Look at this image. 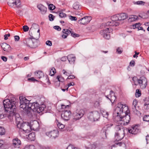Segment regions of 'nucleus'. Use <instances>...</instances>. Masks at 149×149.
I'll use <instances>...</instances> for the list:
<instances>
[{"label": "nucleus", "mask_w": 149, "mask_h": 149, "mask_svg": "<svg viewBox=\"0 0 149 149\" xmlns=\"http://www.w3.org/2000/svg\"><path fill=\"white\" fill-rule=\"evenodd\" d=\"M18 99L12 97L10 99H7L3 101L4 108L0 105V118L3 119L7 117L11 119V117L14 114L15 104L18 102Z\"/></svg>", "instance_id": "1"}, {"label": "nucleus", "mask_w": 149, "mask_h": 149, "mask_svg": "<svg viewBox=\"0 0 149 149\" xmlns=\"http://www.w3.org/2000/svg\"><path fill=\"white\" fill-rule=\"evenodd\" d=\"M113 114L116 116V118H119V121L122 122L121 124L127 125L130 120V111L126 104L119 103L115 109Z\"/></svg>", "instance_id": "2"}, {"label": "nucleus", "mask_w": 149, "mask_h": 149, "mask_svg": "<svg viewBox=\"0 0 149 149\" xmlns=\"http://www.w3.org/2000/svg\"><path fill=\"white\" fill-rule=\"evenodd\" d=\"M19 99L20 104V107L25 111L32 110L35 112L40 113L45 108V105L43 104L40 106L37 102H31V101L28 100L23 96H20Z\"/></svg>", "instance_id": "3"}, {"label": "nucleus", "mask_w": 149, "mask_h": 149, "mask_svg": "<svg viewBox=\"0 0 149 149\" xmlns=\"http://www.w3.org/2000/svg\"><path fill=\"white\" fill-rule=\"evenodd\" d=\"M121 127L120 125H117L115 127V130L116 131L115 134V139L116 141L121 140L124 136V131L121 130Z\"/></svg>", "instance_id": "4"}, {"label": "nucleus", "mask_w": 149, "mask_h": 149, "mask_svg": "<svg viewBox=\"0 0 149 149\" xmlns=\"http://www.w3.org/2000/svg\"><path fill=\"white\" fill-rule=\"evenodd\" d=\"M24 45L31 48H35L37 47L39 45V42L35 41H33L31 38L25 39L23 41Z\"/></svg>", "instance_id": "5"}, {"label": "nucleus", "mask_w": 149, "mask_h": 149, "mask_svg": "<svg viewBox=\"0 0 149 149\" xmlns=\"http://www.w3.org/2000/svg\"><path fill=\"white\" fill-rule=\"evenodd\" d=\"M17 126L18 128L25 132L29 133L31 131L30 123H29L24 122L22 123L21 124H18Z\"/></svg>", "instance_id": "6"}, {"label": "nucleus", "mask_w": 149, "mask_h": 149, "mask_svg": "<svg viewBox=\"0 0 149 149\" xmlns=\"http://www.w3.org/2000/svg\"><path fill=\"white\" fill-rule=\"evenodd\" d=\"M88 118L90 120L96 121L100 118V114L97 111H95L89 112L88 114Z\"/></svg>", "instance_id": "7"}, {"label": "nucleus", "mask_w": 149, "mask_h": 149, "mask_svg": "<svg viewBox=\"0 0 149 149\" xmlns=\"http://www.w3.org/2000/svg\"><path fill=\"white\" fill-rule=\"evenodd\" d=\"M137 84L139 85L141 89H144L147 85V79L144 76H141L139 79Z\"/></svg>", "instance_id": "8"}, {"label": "nucleus", "mask_w": 149, "mask_h": 149, "mask_svg": "<svg viewBox=\"0 0 149 149\" xmlns=\"http://www.w3.org/2000/svg\"><path fill=\"white\" fill-rule=\"evenodd\" d=\"M112 29L110 28H107L104 30H102L100 31V34L104 38L109 39L110 38V35L109 34L110 31H112Z\"/></svg>", "instance_id": "9"}, {"label": "nucleus", "mask_w": 149, "mask_h": 149, "mask_svg": "<svg viewBox=\"0 0 149 149\" xmlns=\"http://www.w3.org/2000/svg\"><path fill=\"white\" fill-rule=\"evenodd\" d=\"M8 4L11 7H13L14 6L18 8L22 7L21 2L19 0H9Z\"/></svg>", "instance_id": "10"}, {"label": "nucleus", "mask_w": 149, "mask_h": 149, "mask_svg": "<svg viewBox=\"0 0 149 149\" xmlns=\"http://www.w3.org/2000/svg\"><path fill=\"white\" fill-rule=\"evenodd\" d=\"M71 115V113L70 110L65 109L62 111L61 117L64 120H68L70 119Z\"/></svg>", "instance_id": "11"}, {"label": "nucleus", "mask_w": 149, "mask_h": 149, "mask_svg": "<svg viewBox=\"0 0 149 149\" xmlns=\"http://www.w3.org/2000/svg\"><path fill=\"white\" fill-rule=\"evenodd\" d=\"M85 111L83 109H81L78 111L74 112L73 113V119L76 120H79L84 116Z\"/></svg>", "instance_id": "12"}, {"label": "nucleus", "mask_w": 149, "mask_h": 149, "mask_svg": "<svg viewBox=\"0 0 149 149\" xmlns=\"http://www.w3.org/2000/svg\"><path fill=\"white\" fill-rule=\"evenodd\" d=\"M31 130H33L34 131L38 130L39 128V124L36 120L31 121L30 123Z\"/></svg>", "instance_id": "13"}, {"label": "nucleus", "mask_w": 149, "mask_h": 149, "mask_svg": "<svg viewBox=\"0 0 149 149\" xmlns=\"http://www.w3.org/2000/svg\"><path fill=\"white\" fill-rule=\"evenodd\" d=\"M91 17L86 16L78 21V22L81 24L85 25L88 24L91 19Z\"/></svg>", "instance_id": "14"}, {"label": "nucleus", "mask_w": 149, "mask_h": 149, "mask_svg": "<svg viewBox=\"0 0 149 149\" xmlns=\"http://www.w3.org/2000/svg\"><path fill=\"white\" fill-rule=\"evenodd\" d=\"M128 131L129 133L134 135L137 134L140 132L138 126H132L131 128H129Z\"/></svg>", "instance_id": "15"}, {"label": "nucleus", "mask_w": 149, "mask_h": 149, "mask_svg": "<svg viewBox=\"0 0 149 149\" xmlns=\"http://www.w3.org/2000/svg\"><path fill=\"white\" fill-rule=\"evenodd\" d=\"M46 134L49 137H52V138H55L58 136V132L57 130H54L53 131L47 132Z\"/></svg>", "instance_id": "16"}, {"label": "nucleus", "mask_w": 149, "mask_h": 149, "mask_svg": "<svg viewBox=\"0 0 149 149\" xmlns=\"http://www.w3.org/2000/svg\"><path fill=\"white\" fill-rule=\"evenodd\" d=\"M2 49L7 52H9L11 51V47L9 45L6 43H2L1 45Z\"/></svg>", "instance_id": "17"}, {"label": "nucleus", "mask_w": 149, "mask_h": 149, "mask_svg": "<svg viewBox=\"0 0 149 149\" xmlns=\"http://www.w3.org/2000/svg\"><path fill=\"white\" fill-rule=\"evenodd\" d=\"M40 30L38 29L37 31L36 30L33 33H34L33 34L32 33H31L32 36H31L30 33H29L30 36H31V38L34 39L36 40V41H38L37 40L40 37Z\"/></svg>", "instance_id": "18"}, {"label": "nucleus", "mask_w": 149, "mask_h": 149, "mask_svg": "<svg viewBox=\"0 0 149 149\" xmlns=\"http://www.w3.org/2000/svg\"><path fill=\"white\" fill-rule=\"evenodd\" d=\"M13 145L16 148H19L21 145V141L18 138H15L13 140Z\"/></svg>", "instance_id": "19"}, {"label": "nucleus", "mask_w": 149, "mask_h": 149, "mask_svg": "<svg viewBox=\"0 0 149 149\" xmlns=\"http://www.w3.org/2000/svg\"><path fill=\"white\" fill-rule=\"evenodd\" d=\"M39 27L38 25L36 24H33L32 25L31 28H30L29 31V33H32L34 32L36 30L37 31V29H39Z\"/></svg>", "instance_id": "20"}, {"label": "nucleus", "mask_w": 149, "mask_h": 149, "mask_svg": "<svg viewBox=\"0 0 149 149\" xmlns=\"http://www.w3.org/2000/svg\"><path fill=\"white\" fill-rule=\"evenodd\" d=\"M71 31L68 29H63L62 32L63 34L62 36V38H66L69 34L71 33Z\"/></svg>", "instance_id": "21"}, {"label": "nucleus", "mask_w": 149, "mask_h": 149, "mask_svg": "<svg viewBox=\"0 0 149 149\" xmlns=\"http://www.w3.org/2000/svg\"><path fill=\"white\" fill-rule=\"evenodd\" d=\"M38 8L40 10L42 14L45 13L47 11V8L45 7L42 4H40L38 6Z\"/></svg>", "instance_id": "22"}, {"label": "nucleus", "mask_w": 149, "mask_h": 149, "mask_svg": "<svg viewBox=\"0 0 149 149\" xmlns=\"http://www.w3.org/2000/svg\"><path fill=\"white\" fill-rule=\"evenodd\" d=\"M68 59L70 64H74L76 59V57L72 55H68Z\"/></svg>", "instance_id": "23"}, {"label": "nucleus", "mask_w": 149, "mask_h": 149, "mask_svg": "<svg viewBox=\"0 0 149 149\" xmlns=\"http://www.w3.org/2000/svg\"><path fill=\"white\" fill-rule=\"evenodd\" d=\"M110 95H111L110 98H109L107 97V98H108L110 100L111 102H115L116 100V97L114 93L112 91H110Z\"/></svg>", "instance_id": "24"}, {"label": "nucleus", "mask_w": 149, "mask_h": 149, "mask_svg": "<svg viewBox=\"0 0 149 149\" xmlns=\"http://www.w3.org/2000/svg\"><path fill=\"white\" fill-rule=\"evenodd\" d=\"M127 17V15L125 13L118 14V17H119L120 21L126 19Z\"/></svg>", "instance_id": "25"}, {"label": "nucleus", "mask_w": 149, "mask_h": 149, "mask_svg": "<svg viewBox=\"0 0 149 149\" xmlns=\"http://www.w3.org/2000/svg\"><path fill=\"white\" fill-rule=\"evenodd\" d=\"M106 26H118L119 23V22H115L113 21H112L110 22H108L105 23Z\"/></svg>", "instance_id": "26"}, {"label": "nucleus", "mask_w": 149, "mask_h": 149, "mask_svg": "<svg viewBox=\"0 0 149 149\" xmlns=\"http://www.w3.org/2000/svg\"><path fill=\"white\" fill-rule=\"evenodd\" d=\"M111 19L112 21H113L115 22H118V21H120L118 14L112 16L111 17Z\"/></svg>", "instance_id": "27"}, {"label": "nucleus", "mask_w": 149, "mask_h": 149, "mask_svg": "<svg viewBox=\"0 0 149 149\" xmlns=\"http://www.w3.org/2000/svg\"><path fill=\"white\" fill-rule=\"evenodd\" d=\"M106 131L107 130L104 129H103L101 131V136L102 137V138L103 139H105L107 138Z\"/></svg>", "instance_id": "28"}, {"label": "nucleus", "mask_w": 149, "mask_h": 149, "mask_svg": "<svg viewBox=\"0 0 149 149\" xmlns=\"http://www.w3.org/2000/svg\"><path fill=\"white\" fill-rule=\"evenodd\" d=\"M36 135L34 132L29 134L28 136L29 139L31 141H34L35 139Z\"/></svg>", "instance_id": "29"}, {"label": "nucleus", "mask_w": 149, "mask_h": 149, "mask_svg": "<svg viewBox=\"0 0 149 149\" xmlns=\"http://www.w3.org/2000/svg\"><path fill=\"white\" fill-rule=\"evenodd\" d=\"M35 74L37 78L40 79L43 76V73L42 71H38L35 72Z\"/></svg>", "instance_id": "30"}, {"label": "nucleus", "mask_w": 149, "mask_h": 149, "mask_svg": "<svg viewBox=\"0 0 149 149\" xmlns=\"http://www.w3.org/2000/svg\"><path fill=\"white\" fill-rule=\"evenodd\" d=\"M63 73L64 74H65V73H66V74L67 76H68V78H67V79H73L74 78H75V77L74 75H69L70 74L69 73H68V72H67L64 70H63Z\"/></svg>", "instance_id": "31"}, {"label": "nucleus", "mask_w": 149, "mask_h": 149, "mask_svg": "<svg viewBox=\"0 0 149 149\" xmlns=\"http://www.w3.org/2000/svg\"><path fill=\"white\" fill-rule=\"evenodd\" d=\"M138 17L135 15H130L129 16V20L130 22L134 21L137 19Z\"/></svg>", "instance_id": "32"}, {"label": "nucleus", "mask_w": 149, "mask_h": 149, "mask_svg": "<svg viewBox=\"0 0 149 149\" xmlns=\"http://www.w3.org/2000/svg\"><path fill=\"white\" fill-rule=\"evenodd\" d=\"M73 8L75 10H78L79 9H80L81 7L79 4V3L77 2L75 3L73 5Z\"/></svg>", "instance_id": "33"}, {"label": "nucleus", "mask_w": 149, "mask_h": 149, "mask_svg": "<svg viewBox=\"0 0 149 149\" xmlns=\"http://www.w3.org/2000/svg\"><path fill=\"white\" fill-rule=\"evenodd\" d=\"M96 147V144H93L89 145L88 147H86V149H95Z\"/></svg>", "instance_id": "34"}, {"label": "nucleus", "mask_w": 149, "mask_h": 149, "mask_svg": "<svg viewBox=\"0 0 149 149\" xmlns=\"http://www.w3.org/2000/svg\"><path fill=\"white\" fill-rule=\"evenodd\" d=\"M16 106H15V110H14V114L11 117V119H12L13 118V116H14L15 117V119L16 118H19V117H21L20 116V115H19V114L18 113H16Z\"/></svg>", "instance_id": "35"}, {"label": "nucleus", "mask_w": 149, "mask_h": 149, "mask_svg": "<svg viewBox=\"0 0 149 149\" xmlns=\"http://www.w3.org/2000/svg\"><path fill=\"white\" fill-rule=\"evenodd\" d=\"M57 123H56L58 127L60 129H63L64 127V125L63 124L59 122H58V120H56Z\"/></svg>", "instance_id": "36"}, {"label": "nucleus", "mask_w": 149, "mask_h": 149, "mask_svg": "<svg viewBox=\"0 0 149 149\" xmlns=\"http://www.w3.org/2000/svg\"><path fill=\"white\" fill-rule=\"evenodd\" d=\"M56 73V69L54 68H52V69L50 71L49 75L51 76H53Z\"/></svg>", "instance_id": "37"}, {"label": "nucleus", "mask_w": 149, "mask_h": 149, "mask_svg": "<svg viewBox=\"0 0 149 149\" xmlns=\"http://www.w3.org/2000/svg\"><path fill=\"white\" fill-rule=\"evenodd\" d=\"M138 102L136 100H134L132 103V109H136Z\"/></svg>", "instance_id": "38"}, {"label": "nucleus", "mask_w": 149, "mask_h": 149, "mask_svg": "<svg viewBox=\"0 0 149 149\" xmlns=\"http://www.w3.org/2000/svg\"><path fill=\"white\" fill-rule=\"evenodd\" d=\"M141 95V91L140 89H137L136 90L135 95L136 97H140Z\"/></svg>", "instance_id": "39"}, {"label": "nucleus", "mask_w": 149, "mask_h": 149, "mask_svg": "<svg viewBox=\"0 0 149 149\" xmlns=\"http://www.w3.org/2000/svg\"><path fill=\"white\" fill-rule=\"evenodd\" d=\"M5 129L2 127H0V134L1 135H3L5 134Z\"/></svg>", "instance_id": "40"}, {"label": "nucleus", "mask_w": 149, "mask_h": 149, "mask_svg": "<svg viewBox=\"0 0 149 149\" xmlns=\"http://www.w3.org/2000/svg\"><path fill=\"white\" fill-rule=\"evenodd\" d=\"M132 80L134 84L135 85H137V84H136V83H138V80H139V79L137 78L136 77H134L132 78Z\"/></svg>", "instance_id": "41"}, {"label": "nucleus", "mask_w": 149, "mask_h": 149, "mask_svg": "<svg viewBox=\"0 0 149 149\" xmlns=\"http://www.w3.org/2000/svg\"><path fill=\"white\" fill-rule=\"evenodd\" d=\"M24 148L25 149H35V146L33 145H26Z\"/></svg>", "instance_id": "42"}, {"label": "nucleus", "mask_w": 149, "mask_h": 149, "mask_svg": "<svg viewBox=\"0 0 149 149\" xmlns=\"http://www.w3.org/2000/svg\"><path fill=\"white\" fill-rule=\"evenodd\" d=\"M141 24L140 23H137L134 24L132 25V27L133 29H134L135 28H138L139 27L141 26Z\"/></svg>", "instance_id": "43"}, {"label": "nucleus", "mask_w": 149, "mask_h": 149, "mask_svg": "<svg viewBox=\"0 0 149 149\" xmlns=\"http://www.w3.org/2000/svg\"><path fill=\"white\" fill-rule=\"evenodd\" d=\"M143 120L144 121L146 122L149 121V115H146L143 118Z\"/></svg>", "instance_id": "44"}, {"label": "nucleus", "mask_w": 149, "mask_h": 149, "mask_svg": "<svg viewBox=\"0 0 149 149\" xmlns=\"http://www.w3.org/2000/svg\"><path fill=\"white\" fill-rule=\"evenodd\" d=\"M59 82H63L64 81V79L62 77H61L60 76L58 75L56 77Z\"/></svg>", "instance_id": "45"}, {"label": "nucleus", "mask_w": 149, "mask_h": 149, "mask_svg": "<svg viewBox=\"0 0 149 149\" xmlns=\"http://www.w3.org/2000/svg\"><path fill=\"white\" fill-rule=\"evenodd\" d=\"M17 125V124H21L20 122L22 121V120L21 117H19V118H16L15 119Z\"/></svg>", "instance_id": "46"}, {"label": "nucleus", "mask_w": 149, "mask_h": 149, "mask_svg": "<svg viewBox=\"0 0 149 149\" xmlns=\"http://www.w3.org/2000/svg\"><path fill=\"white\" fill-rule=\"evenodd\" d=\"M71 36L73 37H78L79 36V35L77 33H74L73 31H72L71 33Z\"/></svg>", "instance_id": "47"}, {"label": "nucleus", "mask_w": 149, "mask_h": 149, "mask_svg": "<svg viewBox=\"0 0 149 149\" xmlns=\"http://www.w3.org/2000/svg\"><path fill=\"white\" fill-rule=\"evenodd\" d=\"M145 103L144 104L145 106L149 105V98H146L145 100Z\"/></svg>", "instance_id": "48"}, {"label": "nucleus", "mask_w": 149, "mask_h": 149, "mask_svg": "<svg viewBox=\"0 0 149 149\" xmlns=\"http://www.w3.org/2000/svg\"><path fill=\"white\" fill-rule=\"evenodd\" d=\"M49 9L51 10H53L55 8V6L53 4H50L48 7Z\"/></svg>", "instance_id": "49"}, {"label": "nucleus", "mask_w": 149, "mask_h": 149, "mask_svg": "<svg viewBox=\"0 0 149 149\" xmlns=\"http://www.w3.org/2000/svg\"><path fill=\"white\" fill-rule=\"evenodd\" d=\"M54 17V16L52 14H50L49 15V20L51 21H53Z\"/></svg>", "instance_id": "50"}, {"label": "nucleus", "mask_w": 149, "mask_h": 149, "mask_svg": "<svg viewBox=\"0 0 149 149\" xmlns=\"http://www.w3.org/2000/svg\"><path fill=\"white\" fill-rule=\"evenodd\" d=\"M67 149H79V148L74 147L73 145L70 144L67 147Z\"/></svg>", "instance_id": "51"}, {"label": "nucleus", "mask_w": 149, "mask_h": 149, "mask_svg": "<svg viewBox=\"0 0 149 149\" xmlns=\"http://www.w3.org/2000/svg\"><path fill=\"white\" fill-rule=\"evenodd\" d=\"M29 27L25 25L23 26V29L24 32H27L29 30Z\"/></svg>", "instance_id": "52"}, {"label": "nucleus", "mask_w": 149, "mask_h": 149, "mask_svg": "<svg viewBox=\"0 0 149 149\" xmlns=\"http://www.w3.org/2000/svg\"><path fill=\"white\" fill-rule=\"evenodd\" d=\"M123 51L122 49L120 47L116 49V52H117V53L118 54H121L122 53Z\"/></svg>", "instance_id": "53"}, {"label": "nucleus", "mask_w": 149, "mask_h": 149, "mask_svg": "<svg viewBox=\"0 0 149 149\" xmlns=\"http://www.w3.org/2000/svg\"><path fill=\"white\" fill-rule=\"evenodd\" d=\"M102 113L103 116L106 118H107L108 117L109 115L108 113L106 111H103Z\"/></svg>", "instance_id": "54"}, {"label": "nucleus", "mask_w": 149, "mask_h": 149, "mask_svg": "<svg viewBox=\"0 0 149 149\" xmlns=\"http://www.w3.org/2000/svg\"><path fill=\"white\" fill-rule=\"evenodd\" d=\"M59 17L61 18L65 17H66V15L63 12L60 13H59Z\"/></svg>", "instance_id": "55"}, {"label": "nucleus", "mask_w": 149, "mask_h": 149, "mask_svg": "<svg viewBox=\"0 0 149 149\" xmlns=\"http://www.w3.org/2000/svg\"><path fill=\"white\" fill-rule=\"evenodd\" d=\"M17 13L20 16H22L23 15V12L22 10H19L17 11Z\"/></svg>", "instance_id": "56"}, {"label": "nucleus", "mask_w": 149, "mask_h": 149, "mask_svg": "<svg viewBox=\"0 0 149 149\" xmlns=\"http://www.w3.org/2000/svg\"><path fill=\"white\" fill-rule=\"evenodd\" d=\"M70 19L72 21H76L77 20V19L76 17L73 16H70L69 17Z\"/></svg>", "instance_id": "57"}, {"label": "nucleus", "mask_w": 149, "mask_h": 149, "mask_svg": "<svg viewBox=\"0 0 149 149\" xmlns=\"http://www.w3.org/2000/svg\"><path fill=\"white\" fill-rule=\"evenodd\" d=\"M135 3L138 5H141L143 4V5L145 3V2L142 1H136L135 2Z\"/></svg>", "instance_id": "58"}, {"label": "nucleus", "mask_w": 149, "mask_h": 149, "mask_svg": "<svg viewBox=\"0 0 149 149\" xmlns=\"http://www.w3.org/2000/svg\"><path fill=\"white\" fill-rule=\"evenodd\" d=\"M28 80L29 81H32L34 82L35 81H38L37 80L35 79L33 77H31L30 78H29L28 79Z\"/></svg>", "instance_id": "59"}, {"label": "nucleus", "mask_w": 149, "mask_h": 149, "mask_svg": "<svg viewBox=\"0 0 149 149\" xmlns=\"http://www.w3.org/2000/svg\"><path fill=\"white\" fill-rule=\"evenodd\" d=\"M54 28L56 30H58V31H60L61 30V28L58 26H55L54 27Z\"/></svg>", "instance_id": "60"}, {"label": "nucleus", "mask_w": 149, "mask_h": 149, "mask_svg": "<svg viewBox=\"0 0 149 149\" xmlns=\"http://www.w3.org/2000/svg\"><path fill=\"white\" fill-rule=\"evenodd\" d=\"M135 63L134 61L133 60H132L130 62V65L132 67H133L135 65Z\"/></svg>", "instance_id": "61"}, {"label": "nucleus", "mask_w": 149, "mask_h": 149, "mask_svg": "<svg viewBox=\"0 0 149 149\" xmlns=\"http://www.w3.org/2000/svg\"><path fill=\"white\" fill-rule=\"evenodd\" d=\"M46 44L47 45L51 46L52 45V42L50 40H47L46 42Z\"/></svg>", "instance_id": "62"}, {"label": "nucleus", "mask_w": 149, "mask_h": 149, "mask_svg": "<svg viewBox=\"0 0 149 149\" xmlns=\"http://www.w3.org/2000/svg\"><path fill=\"white\" fill-rule=\"evenodd\" d=\"M14 37L15 41H18L19 40V37L18 36H15Z\"/></svg>", "instance_id": "63"}, {"label": "nucleus", "mask_w": 149, "mask_h": 149, "mask_svg": "<svg viewBox=\"0 0 149 149\" xmlns=\"http://www.w3.org/2000/svg\"><path fill=\"white\" fill-rule=\"evenodd\" d=\"M146 140L147 142V143H149V135L148 134L146 136Z\"/></svg>", "instance_id": "64"}]
</instances>
